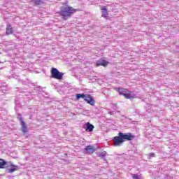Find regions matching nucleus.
<instances>
[{"instance_id": "nucleus-4", "label": "nucleus", "mask_w": 179, "mask_h": 179, "mask_svg": "<svg viewBox=\"0 0 179 179\" xmlns=\"http://www.w3.org/2000/svg\"><path fill=\"white\" fill-rule=\"evenodd\" d=\"M51 78L53 79H57V80H62L64 78V73L59 72L58 69L52 67L50 70Z\"/></svg>"}, {"instance_id": "nucleus-16", "label": "nucleus", "mask_w": 179, "mask_h": 179, "mask_svg": "<svg viewBox=\"0 0 179 179\" xmlns=\"http://www.w3.org/2000/svg\"><path fill=\"white\" fill-rule=\"evenodd\" d=\"M106 155H107V152H106V151H103V152H100V153L99 154V157H104V156H106Z\"/></svg>"}, {"instance_id": "nucleus-5", "label": "nucleus", "mask_w": 179, "mask_h": 179, "mask_svg": "<svg viewBox=\"0 0 179 179\" xmlns=\"http://www.w3.org/2000/svg\"><path fill=\"white\" fill-rule=\"evenodd\" d=\"M84 100L87 101L88 104H90V106H94V103H96L90 94L85 95Z\"/></svg>"}, {"instance_id": "nucleus-18", "label": "nucleus", "mask_w": 179, "mask_h": 179, "mask_svg": "<svg viewBox=\"0 0 179 179\" xmlns=\"http://www.w3.org/2000/svg\"><path fill=\"white\" fill-rule=\"evenodd\" d=\"M149 156H150V157H155V152H150V153L149 154Z\"/></svg>"}, {"instance_id": "nucleus-13", "label": "nucleus", "mask_w": 179, "mask_h": 179, "mask_svg": "<svg viewBox=\"0 0 179 179\" xmlns=\"http://www.w3.org/2000/svg\"><path fill=\"white\" fill-rule=\"evenodd\" d=\"M6 161L0 158V169H5V166H6Z\"/></svg>"}, {"instance_id": "nucleus-14", "label": "nucleus", "mask_w": 179, "mask_h": 179, "mask_svg": "<svg viewBox=\"0 0 179 179\" xmlns=\"http://www.w3.org/2000/svg\"><path fill=\"white\" fill-rule=\"evenodd\" d=\"M85 96L86 95H85V94H76V99H77V100H79V99H85Z\"/></svg>"}, {"instance_id": "nucleus-2", "label": "nucleus", "mask_w": 179, "mask_h": 179, "mask_svg": "<svg viewBox=\"0 0 179 179\" xmlns=\"http://www.w3.org/2000/svg\"><path fill=\"white\" fill-rule=\"evenodd\" d=\"M79 9L73 8L72 6H67L62 8L59 14L62 17V19H66V17H71L73 13L78 12Z\"/></svg>"}, {"instance_id": "nucleus-11", "label": "nucleus", "mask_w": 179, "mask_h": 179, "mask_svg": "<svg viewBox=\"0 0 179 179\" xmlns=\"http://www.w3.org/2000/svg\"><path fill=\"white\" fill-rule=\"evenodd\" d=\"M86 127L85 131L87 132H93V129H94V126L93 124L88 122L86 123Z\"/></svg>"}, {"instance_id": "nucleus-12", "label": "nucleus", "mask_w": 179, "mask_h": 179, "mask_svg": "<svg viewBox=\"0 0 179 179\" xmlns=\"http://www.w3.org/2000/svg\"><path fill=\"white\" fill-rule=\"evenodd\" d=\"M10 169H8V173H15V171H17V166H15V165H11Z\"/></svg>"}, {"instance_id": "nucleus-8", "label": "nucleus", "mask_w": 179, "mask_h": 179, "mask_svg": "<svg viewBox=\"0 0 179 179\" xmlns=\"http://www.w3.org/2000/svg\"><path fill=\"white\" fill-rule=\"evenodd\" d=\"M6 34L7 36H10V34H13V27L10 24H7L6 28Z\"/></svg>"}, {"instance_id": "nucleus-1", "label": "nucleus", "mask_w": 179, "mask_h": 179, "mask_svg": "<svg viewBox=\"0 0 179 179\" xmlns=\"http://www.w3.org/2000/svg\"><path fill=\"white\" fill-rule=\"evenodd\" d=\"M134 138L135 136L131 133L119 132L118 136L113 138V146H121L125 141H132Z\"/></svg>"}, {"instance_id": "nucleus-17", "label": "nucleus", "mask_w": 179, "mask_h": 179, "mask_svg": "<svg viewBox=\"0 0 179 179\" xmlns=\"http://www.w3.org/2000/svg\"><path fill=\"white\" fill-rule=\"evenodd\" d=\"M36 5H40L41 3V0H34Z\"/></svg>"}, {"instance_id": "nucleus-7", "label": "nucleus", "mask_w": 179, "mask_h": 179, "mask_svg": "<svg viewBox=\"0 0 179 179\" xmlns=\"http://www.w3.org/2000/svg\"><path fill=\"white\" fill-rule=\"evenodd\" d=\"M85 153H87V155H92V153H94V152L96 151V149H94V147H93V145H88L85 147Z\"/></svg>"}, {"instance_id": "nucleus-10", "label": "nucleus", "mask_w": 179, "mask_h": 179, "mask_svg": "<svg viewBox=\"0 0 179 179\" xmlns=\"http://www.w3.org/2000/svg\"><path fill=\"white\" fill-rule=\"evenodd\" d=\"M101 10H102V17L107 19V17H108V11H107V7L105 6H102Z\"/></svg>"}, {"instance_id": "nucleus-15", "label": "nucleus", "mask_w": 179, "mask_h": 179, "mask_svg": "<svg viewBox=\"0 0 179 179\" xmlns=\"http://www.w3.org/2000/svg\"><path fill=\"white\" fill-rule=\"evenodd\" d=\"M133 179H142V176L136 174H133L132 176Z\"/></svg>"}, {"instance_id": "nucleus-6", "label": "nucleus", "mask_w": 179, "mask_h": 179, "mask_svg": "<svg viewBox=\"0 0 179 179\" xmlns=\"http://www.w3.org/2000/svg\"><path fill=\"white\" fill-rule=\"evenodd\" d=\"M19 120L21 122L22 132H23V134H27V132H29V129H27V126H26V123L24 122V121H23V118L22 117H20Z\"/></svg>"}, {"instance_id": "nucleus-9", "label": "nucleus", "mask_w": 179, "mask_h": 179, "mask_svg": "<svg viewBox=\"0 0 179 179\" xmlns=\"http://www.w3.org/2000/svg\"><path fill=\"white\" fill-rule=\"evenodd\" d=\"M109 64L110 62L103 59L101 61L96 62V66H103L104 68H106V66H107V65H108Z\"/></svg>"}, {"instance_id": "nucleus-3", "label": "nucleus", "mask_w": 179, "mask_h": 179, "mask_svg": "<svg viewBox=\"0 0 179 179\" xmlns=\"http://www.w3.org/2000/svg\"><path fill=\"white\" fill-rule=\"evenodd\" d=\"M115 90H116V92H118L120 96H124L125 99H135V95H132V92L129 91L127 88L117 87L115 89Z\"/></svg>"}, {"instance_id": "nucleus-19", "label": "nucleus", "mask_w": 179, "mask_h": 179, "mask_svg": "<svg viewBox=\"0 0 179 179\" xmlns=\"http://www.w3.org/2000/svg\"><path fill=\"white\" fill-rule=\"evenodd\" d=\"M19 117H22V114H18Z\"/></svg>"}]
</instances>
